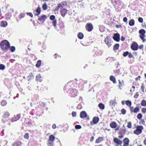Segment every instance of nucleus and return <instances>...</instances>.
<instances>
[{"label":"nucleus","mask_w":146,"mask_h":146,"mask_svg":"<svg viewBox=\"0 0 146 146\" xmlns=\"http://www.w3.org/2000/svg\"><path fill=\"white\" fill-rule=\"evenodd\" d=\"M85 83L84 81L82 79L79 80L76 79L74 81H71L68 83L64 86V90L67 91H71L72 90L77 91L83 90L84 85Z\"/></svg>","instance_id":"nucleus-1"},{"label":"nucleus","mask_w":146,"mask_h":146,"mask_svg":"<svg viewBox=\"0 0 146 146\" xmlns=\"http://www.w3.org/2000/svg\"><path fill=\"white\" fill-rule=\"evenodd\" d=\"M10 43L7 40H4L0 43L1 49L3 51H7L10 47Z\"/></svg>","instance_id":"nucleus-2"},{"label":"nucleus","mask_w":146,"mask_h":146,"mask_svg":"<svg viewBox=\"0 0 146 146\" xmlns=\"http://www.w3.org/2000/svg\"><path fill=\"white\" fill-rule=\"evenodd\" d=\"M125 103L127 106L129 107L131 113H137L139 111V107H137L134 108L133 106H131V101L127 100L125 101Z\"/></svg>","instance_id":"nucleus-3"},{"label":"nucleus","mask_w":146,"mask_h":146,"mask_svg":"<svg viewBox=\"0 0 146 146\" xmlns=\"http://www.w3.org/2000/svg\"><path fill=\"white\" fill-rule=\"evenodd\" d=\"M136 127V129L134 131V133L137 135L141 133L142 131L144 129L142 125H137Z\"/></svg>","instance_id":"nucleus-4"},{"label":"nucleus","mask_w":146,"mask_h":146,"mask_svg":"<svg viewBox=\"0 0 146 146\" xmlns=\"http://www.w3.org/2000/svg\"><path fill=\"white\" fill-rule=\"evenodd\" d=\"M67 5V3L66 1H62L58 4L57 6L55 9V11H58L59 9H64V7Z\"/></svg>","instance_id":"nucleus-5"},{"label":"nucleus","mask_w":146,"mask_h":146,"mask_svg":"<svg viewBox=\"0 0 146 146\" xmlns=\"http://www.w3.org/2000/svg\"><path fill=\"white\" fill-rule=\"evenodd\" d=\"M123 127H124V129H121L120 131L119 132L118 134L120 135L118 136V138L120 139L123 138L124 137V135L125 134L126 132V130L125 129L124 125H123Z\"/></svg>","instance_id":"nucleus-6"},{"label":"nucleus","mask_w":146,"mask_h":146,"mask_svg":"<svg viewBox=\"0 0 146 146\" xmlns=\"http://www.w3.org/2000/svg\"><path fill=\"white\" fill-rule=\"evenodd\" d=\"M55 17L54 15H51L50 17V19L52 21V23L53 24V26L56 29H57L56 27L57 21L55 19Z\"/></svg>","instance_id":"nucleus-7"},{"label":"nucleus","mask_w":146,"mask_h":146,"mask_svg":"<svg viewBox=\"0 0 146 146\" xmlns=\"http://www.w3.org/2000/svg\"><path fill=\"white\" fill-rule=\"evenodd\" d=\"M138 44L135 42H133L131 46V48L133 50H137L138 49Z\"/></svg>","instance_id":"nucleus-8"},{"label":"nucleus","mask_w":146,"mask_h":146,"mask_svg":"<svg viewBox=\"0 0 146 146\" xmlns=\"http://www.w3.org/2000/svg\"><path fill=\"white\" fill-rule=\"evenodd\" d=\"M93 52L94 53V55L96 56L101 55L102 54L101 50L98 49L97 47L94 48Z\"/></svg>","instance_id":"nucleus-9"},{"label":"nucleus","mask_w":146,"mask_h":146,"mask_svg":"<svg viewBox=\"0 0 146 146\" xmlns=\"http://www.w3.org/2000/svg\"><path fill=\"white\" fill-rule=\"evenodd\" d=\"M99 118L98 117H94L92 121L90 122V124L92 125L94 124H97L99 121Z\"/></svg>","instance_id":"nucleus-10"},{"label":"nucleus","mask_w":146,"mask_h":146,"mask_svg":"<svg viewBox=\"0 0 146 146\" xmlns=\"http://www.w3.org/2000/svg\"><path fill=\"white\" fill-rule=\"evenodd\" d=\"M105 43L109 47L110 46L111 44V40L110 39V37L109 36H107L104 39Z\"/></svg>","instance_id":"nucleus-11"},{"label":"nucleus","mask_w":146,"mask_h":146,"mask_svg":"<svg viewBox=\"0 0 146 146\" xmlns=\"http://www.w3.org/2000/svg\"><path fill=\"white\" fill-rule=\"evenodd\" d=\"M86 28L88 31H91L93 28L92 24L91 23H87L86 25Z\"/></svg>","instance_id":"nucleus-12"},{"label":"nucleus","mask_w":146,"mask_h":146,"mask_svg":"<svg viewBox=\"0 0 146 146\" xmlns=\"http://www.w3.org/2000/svg\"><path fill=\"white\" fill-rule=\"evenodd\" d=\"M21 117V114H19L16 115H14L11 119V121L12 122H14L19 120Z\"/></svg>","instance_id":"nucleus-13"},{"label":"nucleus","mask_w":146,"mask_h":146,"mask_svg":"<svg viewBox=\"0 0 146 146\" xmlns=\"http://www.w3.org/2000/svg\"><path fill=\"white\" fill-rule=\"evenodd\" d=\"M114 142L115 144H117V146H119V145H121L122 143V141L119 139L117 138H115L113 139Z\"/></svg>","instance_id":"nucleus-14"},{"label":"nucleus","mask_w":146,"mask_h":146,"mask_svg":"<svg viewBox=\"0 0 146 146\" xmlns=\"http://www.w3.org/2000/svg\"><path fill=\"white\" fill-rule=\"evenodd\" d=\"M47 19V16L46 15H44L38 18V20L42 23H44Z\"/></svg>","instance_id":"nucleus-15"},{"label":"nucleus","mask_w":146,"mask_h":146,"mask_svg":"<svg viewBox=\"0 0 146 146\" xmlns=\"http://www.w3.org/2000/svg\"><path fill=\"white\" fill-rule=\"evenodd\" d=\"M60 12L61 14V15L63 17H64L65 15L67 14L68 12V10L65 9H62L60 10Z\"/></svg>","instance_id":"nucleus-16"},{"label":"nucleus","mask_w":146,"mask_h":146,"mask_svg":"<svg viewBox=\"0 0 146 146\" xmlns=\"http://www.w3.org/2000/svg\"><path fill=\"white\" fill-rule=\"evenodd\" d=\"M113 39L117 42H119L120 40V35L118 33L114 34L113 36Z\"/></svg>","instance_id":"nucleus-17"},{"label":"nucleus","mask_w":146,"mask_h":146,"mask_svg":"<svg viewBox=\"0 0 146 146\" xmlns=\"http://www.w3.org/2000/svg\"><path fill=\"white\" fill-rule=\"evenodd\" d=\"M118 81L119 82L118 87L121 90L124 85V82L123 80H118Z\"/></svg>","instance_id":"nucleus-18"},{"label":"nucleus","mask_w":146,"mask_h":146,"mask_svg":"<svg viewBox=\"0 0 146 146\" xmlns=\"http://www.w3.org/2000/svg\"><path fill=\"white\" fill-rule=\"evenodd\" d=\"M41 11V8L40 7H38L36 10L34 11V13L35 14V16H38L39 15Z\"/></svg>","instance_id":"nucleus-19"},{"label":"nucleus","mask_w":146,"mask_h":146,"mask_svg":"<svg viewBox=\"0 0 146 146\" xmlns=\"http://www.w3.org/2000/svg\"><path fill=\"white\" fill-rule=\"evenodd\" d=\"M129 142V139L127 137L125 138L123 140V146H128Z\"/></svg>","instance_id":"nucleus-20"},{"label":"nucleus","mask_w":146,"mask_h":146,"mask_svg":"<svg viewBox=\"0 0 146 146\" xmlns=\"http://www.w3.org/2000/svg\"><path fill=\"white\" fill-rule=\"evenodd\" d=\"M110 126L111 128L114 129L116 128L117 126V125L116 122L113 121L110 123Z\"/></svg>","instance_id":"nucleus-21"},{"label":"nucleus","mask_w":146,"mask_h":146,"mask_svg":"<svg viewBox=\"0 0 146 146\" xmlns=\"http://www.w3.org/2000/svg\"><path fill=\"white\" fill-rule=\"evenodd\" d=\"M10 116V114L9 112L8 111H6L4 112L3 113V117L4 119L8 118Z\"/></svg>","instance_id":"nucleus-22"},{"label":"nucleus","mask_w":146,"mask_h":146,"mask_svg":"<svg viewBox=\"0 0 146 146\" xmlns=\"http://www.w3.org/2000/svg\"><path fill=\"white\" fill-rule=\"evenodd\" d=\"M120 0H111V2L115 8L116 7V5L120 3Z\"/></svg>","instance_id":"nucleus-23"},{"label":"nucleus","mask_w":146,"mask_h":146,"mask_svg":"<svg viewBox=\"0 0 146 146\" xmlns=\"http://www.w3.org/2000/svg\"><path fill=\"white\" fill-rule=\"evenodd\" d=\"M104 138L103 137H98L96 140L95 143H98L104 140Z\"/></svg>","instance_id":"nucleus-24"},{"label":"nucleus","mask_w":146,"mask_h":146,"mask_svg":"<svg viewBox=\"0 0 146 146\" xmlns=\"http://www.w3.org/2000/svg\"><path fill=\"white\" fill-rule=\"evenodd\" d=\"M7 25V23L5 21H2L0 22V26L3 27H6Z\"/></svg>","instance_id":"nucleus-25"},{"label":"nucleus","mask_w":146,"mask_h":146,"mask_svg":"<svg viewBox=\"0 0 146 146\" xmlns=\"http://www.w3.org/2000/svg\"><path fill=\"white\" fill-rule=\"evenodd\" d=\"M87 115V113L85 111H83L80 113V116L81 118H85L86 117Z\"/></svg>","instance_id":"nucleus-26"},{"label":"nucleus","mask_w":146,"mask_h":146,"mask_svg":"<svg viewBox=\"0 0 146 146\" xmlns=\"http://www.w3.org/2000/svg\"><path fill=\"white\" fill-rule=\"evenodd\" d=\"M21 142L20 141H16L13 144V146H21Z\"/></svg>","instance_id":"nucleus-27"},{"label":"nucleus","mask_w":146,"mask_h":146,"mask_svg":"<svg viewBox=\"0 0 146 146\" xmlns=\"http://www.w3.org/2000/svg\"><path fill=\"white\" fill-rule=\"evenodd\" d=\"M36 81L39 82H41L42 81V78L40 74H38L36 76Z\"/></svg>","instance_id":"nucleus-28"},{"label":"nucleus","mask_w":146,"mask_h":146,"mask_svg":"<svg viewBox=\"0 0 146 146\" xmlns=\"http://www.w3.org/2000/svg\"><path fill=\"white\" fill-rule=\"evenodd\" d=\"M77 92H70L69 95L71 97H74L77 95Z\"/></svg>","instance_id":"nucleus-29"},{"label":"nucleus","mask_w":146,"mask_h":146,"mask_svg":"<svg viewBox=\"0 0 146 146\" xmlns=\"http://www.w3.org/2000/svg\"><path fill=\"white\" fill-rule=\"evenodd\" d=\"M139 36L140 38L142 40L143 42H144L146 41V39L145 38V34H140Z\"/></svg>","instance_id":"nucleus-30"},{"label":"nucleus","mask_w":146,"mask_h":146,"mask_svg":"<svg viewBox=\"0 0 146 146\" xmlns=\"http://www.w3.org/2000/svg\"><path fill=\"white\" fill-rule=\"evenodd\" d=\"M55 139V137L54 136L52 135H51L49 136V139L48 140L50 141L54 142Z\"/></svg>","instance_id":"nucleus-31"},{"label":"nucleus","mask_w":146,"mask_h":146,"mask_svg":"<svg viewBox=\"0 0 146 146\" xmlns=\"http://www.w3.org/2000/svg\"><path fill=\"white\" fill-rule=\"evenodd\" d=\"M7 104V102L6 100H3L1 102V105L3 106H6Z\"/></svg>","instance_id":"nucleus-32"},{"label":"nucleus","mask_w":146,"mask_h":146,"mask_svg":"<svg viewBox=\"0 0 146 146\" xmlns=\"http://www.w3.org/2000/svg\"><path fill=\"white\" fill-rule=\"evenodd\" d=\"M78 37L79 39H82L84 37V35L82 33L79 32L78 34Z\"/></svg>","instance_id":"nucleus-33"},{"label":"nucleus","mask_w":146,"mask_h":146,"mask_svg":"<svg viewBox=\"0 0 146 146\" xmlns=\"http://www.w3.org/2000/svg\"><path fill=\"white\" fill-rule=\"evenodd\" d=\"M110 80L111 81L113 82V83H116V80L115 77L113 76H111L110 77Z\"/></svg>","instance_id":"nucleus-34"},{"label":"nucleus","mask_w":146,"mask_h":146,"mask_svg":"<svg viewBox=\"0 0 146 146\" xmlns=\"http://www.w3.org/2000/svg\"><path fill=\"white\" fill-rule=\"evenodd\" d=\"M135 24V21L133 19H131L129 22V25L130 26H133Z\"/></svg>","instance_id":"nucleus-35"},{"label":"nucleus","mask_w":146,"mask_h":146,"mask_svg":"<svg viewBox=\"0 0 146 146\" xmlns=\"http://www.w3.org/2000/svg\"><path fill=\"white\" fill-rule=\"evenodd\" d=\"M119 44H115L113 46V49L114 50H117L118 49L119 47Z\"/></svg>","instance_id":"nucleus-36"},{"label":"nucleus","mask_w":146,"mask_h":146,"mask_svg":"<svg viewBox=\"0 0 146 146\" xmlns=\"http://www.w3.org/2000/svg\"><path fill=\"white\" fill-rule=\"evenodd\" d=\"M98 106L102 110H103L105 108V106L102 103H100L99 104Z\"/></svg>","instance_id":"nucleus-37"},{"label":"nucleus","mask_w":146,"mask_h":146,"mask_svg":"<svg viewBox=\"0 0 146 146\" xmlns=\"http://www.w3.org/2000/svg\"><path fill=\"white\" fill-rule=\"evenodd\" d=\"M41 61L40 60H38L36 65V66L37 68H39L41 66Z\"/></svg>","instance_id":"nucleus-38"},{"label":"nucleus","mask_w":146,"mask_h":146,"mask_svg":"<svg viewBox=\"0 0 146 146\" xmlns=\"http://www.w3.org/2000/svg\"><path fill=\"white\" fill-rule=\"evenodd\" d=\"M5 16L6 17V19L7 20L10 19L11 17V15L9 13L6 14Z\"/></svg>","instance_id":"nucleus-39"},{"label":"nucleus","mask_w":146,"mask_h":146,"mask_svg":"<svg viewBox=\"0 0 146 146\" xmlns=\"http://www.w3.org/2000/svg\"><path fill=\"white\" fill-rule=\"evenodd\" d=\"M42 8L44 10H46L48 8V6L46 3H44L42 6Z\"/></svg>","instance_id":"nucleus-40"},{"label":"nucleus","mask_w":146,"mask_h":146,"mask_svg":"<svg viewBox=\"0 0 146 146\" xmlns=\"http://www.w3.org/2000/svg\"><path fill=\"white\" fill-rule=\"evenodd\" d=\"M143 115L141 113H138L137 115V118L139 120L141 119Z\"/></svg>","instance_id":"nucleus-41"},{"label":"nucleus","mask_w":146,"mask_h":146,"mask_svg":"<svg viewBox=\"0 0 146 146\" xmlns=\"http://www.w3.org/2000/svg\"><path fill=\"white\" fill-rule=\"evenodd\" d=\"M9 49L11 52H13L15 50V46H10V47L9 48Z\"/></svg>","instance_id":"nucleus-42"},{"label":"nucleus","mask_w":146,"mask_h":146,"mask_svg":"<svg viewBox=\"0 0 146 146\" xmlns=\"http://www.w3.org/2000/svg\"><path fill=\"white\" fill-rule=\"evenodd\" d=\"M141 104L142 106H146V101L143 100L141 101Z\"/></svg>","instance_id":"nucleus-43"},{"label":"nucleus","mask_w":146,"mask_h":146,"mask_svg":"<svg viewBox=\"0 0 146 146\" xmlns=\"http://www.w3.org/2000/svg\"><path fill=\"white\" fill-rule=\"evenodd\" d=\"M58 25L60 29H62L64 27V24L62 23H60Z\"/></svg>","instance_id":"nucleus-44"},{"label":"nucleus","mask_w":146,"mask_h":146,"mask_svg":"<svg viewBox=\"0 0 146 146\" xmlns=\"http://www.w3.org/2000/svg\"><path fill=\"white\" fill-rule=\"evenodd\" d=\"M139 32V34H143L145 35L146 31L144 29H142L140 30Z\"/></svg>","instance_id":"nucleus-45"},{"label":"nucleus","mask_w":146,"mask_h":146,"mask_svg":"<svg viewBox=\"0 0 146 146\" xmlns=\"http://www.w3.org/2000/svg\"><path fill=\"white\" fill-rule=\"evenodd\" d=\"M24 137L25 139H28L29 138V133H26L24 135Z\"/></svg>","instance_id":"nucleus-46"},{"label":"nucleus","mask_w":146,"mask_h":146,"mask_svg":"<svg viewBox=\"0 0 146 146\" xmlns=\"http://www.w3.org/2000/svg\"><path fill=\"white\" fill-rule=\"evenodd\" d=\"M127 127L129 128H131L132 127L131 123L130 121H129L127 123Z\"/></svg>","instance_id":"nucleus-47"},{"label":"nucleus","mask_w":146,"mask_h":146,"mask_svg":"<svg viewBox=\"0 0 146 146\" xmlns=\"http://www.w3.org/2000/svg\"><path fill=\"white\" fill-rule=\"evenodd\" d=\"M48 142L47 143V145L48 146H53V142L48 140Z\"/></svg>","instance_id":"nucleus-48"},{"label":"nucleus","mask_w":146,"mask_h":146,"mask_svg":"<svg viewBox=\"0 0 146 146\" xmlns=\"http://www.w3.org/2000/svg\"><path fill=\"white\" fill-rule=\"evenodd\" d=\"M110 103L111 105L114 106L115 104V101L114 100H111L110 101Z\"/></svg>","instance_id":"nucleus-49"},{"label":"nucleus","mask_w":146,"mask_h":146,"mask_svg":"<svg viewBox=\"0 0 146 146\" xmlns=\"http://www.w3.org/2000/svg\"><path fill=\"white\" fill-rule=\"evenodd\" d=\"M141 111L143 114H145L146 113V108H142L141 110Z\"/></svg>","instance_id":"nucleus-50"},{"label":"nucleus","mask_w":146,"mask_h":146,"mask_svg":"<svg viewBox=\"0 0 146 146\" xmlns=\"http://www.w3.org/2000/svg\"><path fill=\"white\" fill-rule=\"evenodd\" d=\"M5 66L4 65L2 64H0V70H3L5 69Z\"/></svg>","instance_id":"nucleus-51"},{"label":"nucleus","mask_w":146,"mask_h":146,"mask_svg":"<svg viewBox=\"0 0 146 146\" xmlns=\"http://www.w3.org/2000/svg\"><path fill=\"white\" fill-rule=\"evenodd\" d=\"M129 54V52L128 51L124 52L123 54V56L124 57H126Z\"/></svg>","instance_id":"nucleus-52"},{"label":"nucleus","mask_w":146,"mask_h":146,"mask_svg":"<svg viewBox=\"0 0 146 146\" xmlns=\"http://www.w3.org/2000/svg\"><path fill=\"white\" fill-rule=\"evenodd\" d=\"M81 127V126L80 125H76L75 126V128L77 129H80Z\"/></svg>","instance_id":"nucleus-53"},{"label":"nucleus","mask_w":146,"mask_h":146,"mask_svg":"<svg viewBox=\"0 0 146 146\" xmlns=\"http://www.w3.org/2000/svg\"><path fill=\"white\" fill-rule=\"evenodd\" d=\"M29 77V79H33L34 78V76L32 73H31L30 74Z\"/></svg>","instance_id":"nucleus-54"},{"label":"nucleus","mask_w":146,"mask_h":146,"mask_svg":"<svg viewBox=\"0 0 146 146\" xmlns=\"http://www.w3.org/2000/svg\"><path fill=\"white\" fill-rule=\"evenodd\" d=\"M121 113L123 114H125L126 113V110L124 108H123L121 110Z\"/></svg>","instance_id":"nucleus-55"},{"label":"nucleus","mask_w":146,"mask_h":146,"mask_svg":"<svg viewBox=\"0 0 146 146\" xmlns=\"http://www.w3.org/2000/svg\"><path fill=\"white\" fill-rule=\"evenodd\" d=\"M138 21L140 23H142L143 21V19L142 18L140 17L138 18Z\"/></svg>","instance_id":"nucleus-56"},{"label":"nucleus","mask_w":146,"mask_h":146,"mask_svg":"<svg viewBox=\"0 0 146 146\" xmlns=\"http://www.w3.org/2000/svg\"><path fill=\"white\" fill-rule=\"evenodd\" d=\"M140 123H141L142 124L145 125V123L144 120L143 119H141V121L139 122Z\"/></svg>","instance_id":"nucleus-57"},{"label":"nucleus","mask_w":146,"mask_h":146,"mask_svg":"<svg viewBox=\"0 0 146 146\" xmlns=\"http://www.w3.org/2000/svg\"><path fill=\"white\" fill-rule=\"evenodd\" d=\"M25 16V14L24 13H22L20 14V18H22L24 17Z\"/></svg>","instance_id":"nucleus-58"},{"label":"nucleus","mask_w":146,"mask_h":146,"mask_svg":"<svg viewBox=\"0 0 146 146\" xmlns=\"http://www.w3.org/2000/svg\"><path fill=\"white\" fill-rule=\"evenodd\" d=\"M72 117H75L76 116V112L74 111H73L72 113Z\"/></svg>","instance_id":"nucleus-59"},{"label":"nucleus","mask_w":146,"mask_h":146,"mask_svg":"<svg viewBox=\"0 0 146 146\" xmlns=\"http://www.w3.org/2000/svg\"><path fill=\"white\" fill-rule=\"evenodd\" d=\"M145 87L143 84L141 86V89L142 91H144Z\"/></svg>","instance_id":"nucleus-60"},{"label":"nucleus","mask_w":146,"mask_h":146,"mask_svg":"<svg viewBox=\"0 0 146 146\" xmlns=\"http://www.w3.org/2000/svg\"><path fill=\"white\" fill-rule=\"evenodd\" d=\"M27 15H29L31 17H33V15L32 13H27Z\"/></svg>","instance_id":"nucleus-61"},{"label":"nucleus","mask_w":146,"mask_h":146,"mask_svg":"<svg viewBox=\"0 0 146 146\" xmlns=\"http://www.w3.org/2000/svg\"><path fill=\"white\" fill-rule=\"evenodd\" d=\"M141 78V76H138L137 77L135 78V80L136 81H137L138 80H140V79Z\"/></svg>","instance_id":"nucleus-62"},{"label":"nucleus","mask_w":146,"mask_h":146,"mask_svg":"<svg viewBox=\"0 0 146 146\" xmlns=\"http://www.w3.org/2000/svg\"><path fill=\"white\" fill-rule=\"evenodd\" d=\"M128 57L129 58H132L133 57V56L132 54L130 52H129V54H128Z\"/></svg>","instance_id":"nucleus-63"},{"label":"nucleus","mask_w":146,"mask_h":146,"mask_svg":"<svg viewBox=\"0 0 146 146\" xmlns=\"http://www.w3.org/2000/svg\"><path fill=\"white\" fill-rule=\"evenodd\" d=\"M139 96V94L137 92L136 94L134 95V97L135 98H137Z\"/></svg>","instance_id":"nucleus-64"}]
</instances>
